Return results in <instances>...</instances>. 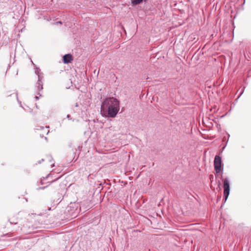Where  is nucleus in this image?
Returning <instances> with one entry per match:
<instances>
[{"instance_id":"obj_1","label":"nucleus","mask_w":251,"mask_h":251,"mask_svg":"<svg viewBox=\"0 0 251 251\" xmlns=\"http://www.w3.org/2000/svg\"><path fill=\"white\" fill-rule=\"evenodd\" d=\"M119 110V101L113 97L105 99L101 105L100 112L105 117L115 118Z\"/></svg>"},{"instance_id":"obj_8","label":"nucleus","mask_w":251,"mask_h":251,"mask_svg":"<svg viewBox=\"0 0 251 251\" xmlns=\"http://www.w3.org/2000/svg\"><path fill=\"white\" fill-rule=\"evenodd\" d=\"M70 115H67V118H68V119H70Z\"/></svg>"},{"instance_id":"obj_7","label":"nucleus","mask_w":251,"mask_h":251,"mask_svg":"<svg viewBox=\"0 0 251 251\" xmlns=\"http://www.w3.org/2000/svg\"><path fill=\"white\" fill-rule=\"evenodd\" d=\"M41 129H42V130H45V132L46 133V134H47L49 132V130H48V127L46 126L45 127H41Z\"/></svg>"},{"instance_id":"obj_5","label":"nucleus","mask_w":251,"mask_h":251,"mask_svg":"<svg viewBox=\"0 0 251 251\" xmlns=\"http://www.w3.org/2000/svg\"><path fill=\"white\" fill-rule=\"evenodd\" d=\"M38 90L40 91L43 89V83L42 82L41 77L40 75H38V80L37 83V86Z\"/></svg>"},{"instance_id":"obj_6","label":"nucleus","mask_w":251,"mask_h":251,"mask_svg":"<svg viewBox=\"0 0 251 251\" xmlns=\"http://www.w3.org/2000/svg\"><path fill=\"white\" fill-rule=\"evenodd\" d=\"M105 130L106 131V132H109L110 131H114L115 130V127H113V126H110L109 127H107V128H105Z\"/></svg>"},{"instance_id":"obj_2","label":"nucleus","mask_w":251,"mask_h":251,"mask_svg":"<svg viewBox=\"0 0 251 251\" xmlns=\"http://www.w3.org/2000/svg\"><path fill=\"white\" fill-rule=\"evenodd\" d=\"M221 164L222 159L221 157L218 155H216L214 160V166L217 174L220 173L222 170Z\"/></svg>"},{"instance_id":"obj_9","label":"nucleus","mask_w":251,"mask_h":251,"mask_svg":"<svg viewBox=\"0 0 251 251\" xmlns=\"http://www.w3.org/2000/svg\"><path fill=\"white\" fill-rule=\"evenodd\" d=\"M35 98H36V99H38V97L37 96H36V97H35Z\"/></svg>"},{"instance_id":"obj_3","label":"nucleus","mask_w":251,"mask_h":251,"mask_svg":"<svg viewBox=\"0 0 251 251\" xmlns=\"http://www.w3.org/2000/svg\"><path fill=\"white\" fill-rule=\"evenodd\" d=\"M224 195L225 199V201L227 200L229 194V183L227 178L224 179Z\"/></svg>"},{"instance_id":"obj_4","label":"nucleus","mask_w":251,"mask_h":251,"mask_svg":"<svg viewBox=\"0 0 251 251\" xmlns=\"http://www.w3.org/2000/svg\"><path fill=\"white\" fill-rule=\"evenodd\" d=\"M73 60V56L70 54H65L63 56V62L64 63L67 64L70 63Z\"/></svg>"}]
</instances>
